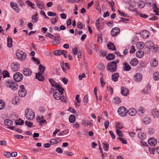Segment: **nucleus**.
<instances>
[{"mask_svg": "<svg viewBox=\"0 0 159 159\" xmlns=\"http://www.w3.org/2000/svg\"><path fill=\"white\" fill-rule=\"evenodd\" d=\"M18 97H15L12 100V103L14 105H16L17 104L19 103L18 100Z\"/></svg>", "mask_w": 159, "mask_h": 159, "instance_id": "3c124183", "label": "nucleus"}, {"mask_svg": "<svg viewBox=\"0 0 159 159\" xmlns=\"http://www.w3.org/2000/svg\"><path fill=\"white\" fill-rule=\"evenodd\" d=\"M53 97L55 99L57 100H59L61 98V95L58 92H55L53 94Z\"/></svg>", "mask_w": 159, "mask_h": 159, "instance_id": "7c9ffc66", "label": "nucleus"}, {"mask_svg": "<svg viewBox=\"0 0 159 159\" xmlns=\"http://www.w3.org/2000/svg\"><path fill=\"white\" fill-rule=\"evenodd\" d=\"M152 114L154 118H157L159 116V112L156 109H153L152 110Z\"/></svg>", "mask_w": 159, "mask_h": 159, "instance_id": "a211bd4d", "label": "nucleus"}, {"mask_svg": "<svg viewBox=\"0 0 159 159\" xmlns=\"http://www.w3.org/2000/svg\"><path fill=\"white\" fill-rule=\"evenodd\" d=\"M69 121L70 123H73L75 122V117L74 115H71L69 117Z\"/></svg>", "mask_w": 159, "mask_h": 159, "instance_id": "4c0bfd02", "label": "nucleus"}, {"mask_svg": "<svg viewBox=\"0 0 159 159\" xmlns=\"http://www.w3.org/2000/svg\"><path fill=\"white\" fill-rule=\"evenodd\" d=\"M115 127L116 128L118 129H122L123 127L122 124L121 122L116 123V124Z\"/></svg>", "mask_w": 159, "mask_h": 159, "instance_id": "79ce46f5", "label": "nucleus"}, {"mask_svg": "<svg viewBox=\"0 0 159 159\" xmlns=\"http://www.w3.org/2000/svg\"><path fill=\"white\" fill-rule=\"evenodd\" d=\"M7 85H9V87L12 90H16L18 89V85L16 82H11L9 80L7 81Z\"/></svg>", "mask_w": 159, "mask_h": 159, "instance_id": "423d86ee", "label": "nucleus"}, {"mask_svg": "<svg viewBox=\"0 0 159 159\" xmlns=\"http://www.w3.org/2000/svg\"><path fill=\"white\" fill-rule=\"evenodd\" d=\"M103 145L104 150L106 152L108 151L109 145L108 143L106 141H104L103 143Z\"/></svg>", "mask_w": 159, "mask_h": 159, "instance_id": "5701e85b", "label": "nucleus"}, {"mask_svg": "<svg viewBox=\"0 0 159 159\" xmlns=\"http://www.w3.org/2000/svg\"><path fill=\"white\" fill-rule=\"evenodd\" d=\"M148 143L151 146H154L156 143V140L154 138H152L149 139L148 141Z\"/></svg>", "mask_w": 159, "mask_h": 159, "instance_id": "4468645a", "label": "nucleus"}, {"mask_svg": "<svg viewBox=\"0 0 159 159\" xmlns=\"http://www.w3.org/2000/svg\"><path fill=\"white\" fill-rule=\"evenodd\" d=\"M118 139L122 143L125 144H126L127 143V142L124 138L119 137Z\"/></svg>", "mask_w": 159, "mask_h": 159, "instance_id": "0e129e2a", "label": "nucleus"}, {"mask_svg": "<svg viewBox=\"0 0 159 159\" xmlns=\"http://www.w3.org/2000/svg\"><path fill=\"white\" fill-rule=\"evenodd\" d=\"M138 5L140 8H143L145 6V2L142 1H140L138 2Z\"/></svg>", "mask_w": 159, "mask_h": 159, "instance_id": "c03bdc74", "label": "nucleus"}, {"mask_svg": "<svg viewBox=\"0 0 159 159\" xmlns=\"http://www.w3.org/2000/svg\"><path fill=\"white\" fill-rule=\"evenodd\" d=\"M26 2L27 3V4L30 6V7L32 9H34V4L31 1L29 0H27L26 1Z\"/></svg>", "mask_w": 159, "mask_h": 159, "instance_id": "6e6d98bb", "label": "nucleus"}, {"mask_svg": "<svg viewBox=\"0 0 159 159\" xmlns=\"http://www.w3.org/2000/svg\"><path fill=\"white\" fill-rule=\"evenodd\" d=\"M102 34H99L98 37V43L99 44L101 43L102 42Z\"/></svg>", "mask_w": 159, "mask_h": 159, "instance_id": "4d7b16f0", "label": "nucleus"}, {"mask_svg": "<svg viewBox=\"0 0 159 159\" xmlns=\"http://www.w3.org/2000/svg\"><path fill=\"white\" fill-rule=\"evenodd\" d=\"M61 141V139L60 138L53 139L51 140L50 142L52 144H57Z\"/></svg>", "mask_w": 159, "mask_h": 159, "instance_id": "412c9836", "label": "nucleus"}, {"mask_svg": "<svg viewBox=\"0 0 159 159\" xmlns=\"http://www.w3.org/2000/svg\"><path fill=\"white\" fill-rule=\"evenodd\" d=\"M128 112L129 113V115L131 116H134L136 113V110L134 108H131L129 110Z\"/></svg>", "mask_w": 159, "mask_h": 159, "instance_id": "dca6fc26", "label": "nucleus"}, {"mask_svg": "<svg viewBox=\"0 0 159 159\" xmlns=\"http://www.w3.org/2000/svg\"><path fill=\"white\" fill-rule=\"evenodd\" d=\"M137 48L139 49H142L143 48V42H139L136 45Z\"/></svg>", "mask_w": 159, "mask_h": 159, "instance_id": "49530a36", "label": "nucleus"}, {"mask_svg": "<svg viewBox=\"0 0 159 159\" xmlns=\"http://www.w3.org/2000/svg\"><path fill=\"white\" fill-rule=\"evenodd\" d=\"M62 51L61 50H56L53 51V52L55 55L58 56L62 54Z\"/></svg>", "mask_w": 159, "mask_h": 159, "instance_id": "09e8293b", "label": "nucleus"}, {"mask_svg": "<svg viewBox=\"0 0 159 159\" xmlns=\"http://www.w3.org/2000/svg\"><path fill=\"white\" fill-rule=\"evenodd\" d=\"M153 45V43L151 41H148L146 43V47L149 49L152 48Z\"/></svg>", "mask_w": 159, "mask_h": 159, "instance_id": "c756f323", "label": "nucleus"}, {"mask_svg": "<svg viewBox=\"0 0 159 159\" xmlns=\"http://www.w3.org/2000/svg\"><path fill=\"white\" fill-rule=\"evenodd\" d=\"M121 93L123 96H126L129 93V90L125 88L121 87Z\"/></svg>", "mask_w": 159, "mask_h": 159, "instance_id": "f3484780", "label": "nucleus"}, {"mask_svg": "<svg viewBox=\"0 0 159 159\" xmlns=\"http://www.w3.org/2000/svg\"><path fill=\"white\" fill-rule=\"evenodd\" d=\"M120 29L118 27H115L113 28L111 32L112 36L115 37L120 32Z\"/></svg>", "mask_w": 159, "mask_h": 159, "instance_id": "9d476101", "label": "nucleus"}, {"mask_svg": "<svg viewBox=\"0 0 159 159\" xmlns=\"http://www.w3.org/2000/svg\"><path fill=\"white\" fill-rule=\"evenodd\" d=\"M138 111L140 112V114H143L144 112V108L142 107H139L138 109Z\"/></svg>", "mask_w": 159, "mask_h": 159, "instance_id": "e2e57ef3", "label": "nucleus"}, {"mask_svg": "<svg viewBox=\"0 0 159 159\" xmlns=\"http://www.w3.org/2000/svg\"><path fill=\"white\" fill-rule=\"evenodd\" d=\"M107 45L109 49L111 50H116L114 43L110 42L107 43Z\"/></svg>", "mask_w": 159, "mask_h": 159, "instance_id": "6ab92c4d", "label": "nucleus"}, {"mask_svg": "<svg viewBox=\"0 0 159 159\" xmlns=\"http://www.w3.org/2000/svg\"><path fill=\"white\" fill-rule=\"evenodd\" d=\"M119 61H113L108 64L107 66V70H116L117 69V63Z\"/></svg>", "mask_w": 159, "mask_h": 159, "instance_id": "20e7f679", "label": "nucleus"}, {"mask_svg": "<svg viewBox=\"0 0 159 159\" xmlns=\"http://www.w3.org/2000/svg\"><path fill=\"white\" fill-rule=\"evenodd\" d=\"M24 123V121L20 119L19 120H16L15 121V124L16 125H22Z\"/></svg>", "mask_w": 159, "mask_h": 159, "instance_id": "37998d69", "label": "nucleus"}, {"mask_svg": "<svg viewBox=\"0 0 159 159\" xmlns=\"http://www.w3.org/2000/svg\"><path fill=\"white\" fill-rule=\"evenodd\" d=\"M20 89L18 92V94L20 97H24L27 94V92L25 89L23 85H21L20 86Z\"/></svg>", "mask_w": 159, "mask_h": 159, "instance_id": "39448f33", "label": "nucleus"}, {"mask_svg": "<svg viewBox=\"0 0 159 159\" xmlns=\"http://www.w3.org/2000/svg\"><path fill=\"white\" fill-rule=\"evenodd\" d=\"M16 57L20 61H24L26 58V53L21 50L16 51Z\"/></svg>", "mask_w": 159, "mask_h": 159, "instance_id": "f03ea898", "label": "nucleus"}, {"mask_svg": "<svg viewBox=\"0 0 159 159\" xmlns=\"http://www.w3.org/2000/svg\"><path fill=\"white\" fill-rule=\"evenodd\" d=\"M32 73L31 70H23V74L26 76H29Z\"/></svg>", "mask_w": 159, "mask_h": 159, "instance_id": "ea45409f", "label": "nucleus"}, {"mask_svg": "<svg viewBox=\"0 0 159 159\" xmlns=\"http://www.w3.org/2000/svg\"><path fill=\"white\" fill-rule=\"evenodd\" d=\"M136 80L137 81H139L142 79V75L139 73H136L134 75Z\"/></svg>", "mask_w": 159, "mask_h": 159, "instance_id": "e433bc0d", "label": "nucleus"}, {"mask_svg": "<svg viewBox=\"0 0 159 159\" xmlns=\"http://www.w3.org/2000/svg\"><path fill=\"white\" fill-rule=\"evenodd\" d=\"M117 111L119 115L122 117L125 116L128 113L127 110L123 106L120 107L118 108Z\"/></svg>", "mask_w": 159, "mask_h": 159, "instance_id": "7ed1b4c3", "label": "nucleus"}, {"mask_svg": "<svg viewBox=\"0 0 159 159\" xmlns=\"http://www.w3.org/2000/svg\"><path fill=\"white\" fill-rule=\"evenodd\" d=\"M25 125L29 127H31L33 125V123L26 120L25 122Z\"/></svg>", "mask_w": 159, "mask_h": 159, "instance_id": "680f3d73", "label": "nucleus"}, {"mask_svg": "<svg viewBox=\"0 0 159 159\" xmlns=\"http://www.w3.org/2000/svg\"><path fill=\"white\" fill-rule=\"evenodd\" d=\"M138 63V60L136 58H133L131 60L130 64L131 66H136Z\"/></svg>", "mask_w": 159, "mask_h": 159, "instance_id": "393cba45", "label": "nucleus"}, {"mask_svg": "<svg viewBox=\"0 0 159 159\" xmlns=\"http://www.w3.org/2000/svg\"><path fill=\"white\" fill-rule=\"evenodd\" d=\"M49 82L50 83L52 86L55 88L57 86L56 85L58 84H54L55 82L53 79H49Z\"/></svg>", "mask_w": 159, "mask_h": 159, "instance_id": "8fccbe9b", "label": "nucleus"}, {"mask_svg": "<svg viewBox=\"0 0 159 159\" xmlns=\"http://www.w3.org/2000/svg\"><path fill=\"white\" fill-rule=\"evenodd\" d=\"M56 151L57 153L60 154H61L63 152L62 149L60 147L57 148L56 150Z\"/></svg>", "mask_w": 159, "mask_h": 159, "instance_id": "338daca9", "label": "nucleus"}, {"mask_svg": "<svg viewBox=\"0 0 159 159\" xmlns=\"http://www.w3.org/2000/svg\"><path fill=\"white\" fill-rule=\"evenodd\" d=\"M37 5L38 7L41 10L44 9V4L42 2H39L37 1L36 2Z\"/></svg>", "mask_w": 159, "mask_h": 159, "instance_id": "b1692460", "label": "nucleus"}, {"mask_svg": "<svg viewBox=\"0 0 159 159\" xmlns=\"http://www.w3.org/2000/svg\"><path fill=\"white\" fill-rule=\"evenodd\" d=\"M151 121V119L148 117H145L143 120V123L146 125L149 123Z\"/></svg>", "mask_w": 159, "mask_h": 159, "instance_id": "c9c22d12", "label": "nucleus"}, {"mask_svg": "<svg viewBox=\"0 0 159 159\" xmlns=\"http://www.w3.org/2000/svg\"><path fill=\"white\" fill-rule=\"evenodd\" d=\"M25 116L27 119L29 120H31L34 119L35 115L32 110L30 109H27L25 111Z\"/></svg>", "mask_w": 159, "mask_h": 159, "instance_id": "f257e3e1", "label": "nucleus"}, {"mask_svg": "<svg viewBox=\"0 0 159 159\" xmlns=\"http://www.w3.org/2000/svg\"><path fill=\"white\" fill-rule=\"evenodd\" d=\"M48 15L50 16H55L57 15V14L54 12L49 11L48 12Z\"/></svg>", "mask_w": 159, "mask_h": 159, "instance_id": "69168bd1", "label": "nucleus"}, {"mask_svg": "<svg viewBox=\"0 0 159 159\" xmlns=\"http://www.w3.org/2000/svg\"><path fill=\"white\" fill-rule=\"evenodd\" d=\"M56 85L57 86L55 88L57 89V90L61 94H63V92L64 91V89L60 85L58 84Z\"/></svg>", "mask_w": 159, "mask_h": 159, "instance_id": "bb28decb", "label": "nucleus"}, {"mask_svg": "<svg viewBox=\"0 0 159 159\" xmlns=\"http://www.w3.org/2000/svg\"><path fill=\"white\" fill-rule=\"evenodd\" d=\"M4 124L7 126H11L13 124V122L12 120L9 119H7L4 121Z\"/></svg>", "mask_w": 159, "mask_h": 159, "instance_id": "aec40b11", "label": "nucleus"}, {"mask_svg": "<svg viewBox=\"0 0 159 159\" xmlns=\"http://www.w3.org/2000/svg\"><path fill=\"white\" fill-rule=\"evenodd\" d=\"M53 37L52 39L54 41H53L52 42L51 44L53 45L59 44L61 41V39L60 37L59 36H57L56 37L53 36Z\"/></svg>", "mask_w": 159, "mask_h": 159, "instance_id": "9b49d317", "label": "nucleus"}, {"mask_svg": "<svg viewBox=\"0 0 159 159\" xmlns=\"http://www.w3.org/2000/svg\"><path fill=\"white\" fill-rule=\"evenodd\" d=\"M116 132L117 135L119 136H122V132L119 130V129H117L116 130Z\"/></svg>", "mask_w": 159, "mask_h": 159, "instance_id": "774afa93", "label": "nucleus"}, {"mask_svg": "<svg viewBox=\"0 0 159 159\" xmlns=\"http://www.w3.org/2000/svg\"><path fill=\"white\" fill-rule=\"evenodd\" d=\"M38 18L37 16V14L32 16V21L33 23H36L38 20Z\"/></svg>", "mask_w": 159, "mask_h": 159, "instance_id": "de8ad7c7", "label": "nucleus"}, {"mask_svg": "<svg viewBox=\"0 0 159 159\" xmlns=\"http://www.w3.org/2000/svg\"><path fill=\"white\" fill-rule=\"evenodd\" d=\"M20 65L16 62H13L11 65L12 70H18L20 68Z\"/></svg>", "mask_w": 159, "mask_h": 159, "instance_id": "2eb2a0df", "label": "nucleus"}, {"mask_svg": "<svg viewBox=\"0 0 159 159\" xmlns=\"http://www.w3.org/2000/svg\"><path fill=\"white\" fill-rule=\"evenodd\" d=\"M138 135L139 138L142 140H144L146 137V134L142 132H139Z\"/></svg>", "mask_w": 159, "mask_h": 159, "instance_id": "c85d7f7f", "label": "nucleus"}, {"mask_svg": "<svg viewBox=\"0 0 159 159\" xmlns=\"http://www.w3.org/2000/svg\"><path fill=\"white\" fill-rule=\"evenodd\" d=\"M115 57V55L113 53H109L106 56V58L108 61L112 60Z\"/></svg>", "mask_w": 159, "mask_h": 159, "instance_id": "a878e982", "label": "nucleus"}, {"mask_svg": "<svg viewBox=\"0 0 159 159\" xmlns=\"http://www.w3.org/2000/svg\"><path fill=\"white\" fill-rule=\"evenodd\" d=\"M88 97L89 96L88 94H86L84 97V104L85 105H86V104L89 102Z\"/></svg>", "mask_w": 159, "mask_h": 159, "instance_id": "864d4df0", "label": "nucleus"}, {"mask_svg": "<svg viewBox=\"0 0 159 159\" xmlns=\"http://www.w3.org/2000/svg\"><path fill=\"white\" fill-rule=\"evenodd\" d=\"M118 12H119V14L121 15V16L125 17H127L128 16V15L127 14L122 12H121L119 10H117Z\"/></svg>", "mask_w": 159, "mask_h": 159, "instance_id": "bf43d9fd", "label": "nucleus"}, {"mask_svg": "<svg viewBox=\"0 0 159 159\" xmlns=\"http://www.w3.org/2000/svg\"><path fill=\"white\" fill-rule=\"evenodd\" d=\"M114 102L117 104H119L121 102V99L118 97L115 98L114 99Z\"/></svg>", "mask_w": 159, "mask_h": 159, "instance_id": "5fc2aeb1", "label": "nucleus"}, {"mask_svg": "<svg viewBox=\"0 0 159 159\" xmlns=\"http://www.w3.org/2000/svg\"><path fill=\"white\" fill-rule=\"evenodd\" d=\"M13 78L16 81L19 82L22 80L23 76L21 74L17 72L14 75Z\"/></svg>", "mask_w": 159, "mask_h": 159, "instance_id": "0eeeda50", "label": "nucleus"}, {"mask_svg": "<svg viewBox=\"0 0 159 159\" xmlns=\"http://www.w3.org/2000/svg\"><path fill=\"white\" fill-rule=\"evenodd\" d=\"M105 68V67L104 65L102 63H99L98 65V69L99 70H104Z\"/></svg>", "mask_w": 159, "mask_h": 159, "instance_id": "052dcab7", "label": "nucleus"}, {"mask_svg": "<svg viewBox=\"0 0 159 159\" xmlns=\"http://www.w3.org/2000/svg\"><path fill=\"white\" fill-rule=\"evenodd\" d=\"M119 76V74L118 73H116L112 75L111 76V79L113 81L116 82L118 80V78Z\"/></svg>", "mask_w": 159, "mask_h": 159, "instance_id": "2f4dec72", "label": "nucleus"}, {"mask_svg": "<svg viewBox=\"0 0 159 159\" xmlns=\"http://www.w3.org/2000/svg\"><path fill=\"white\" fill-rule=\"evenodd\" d=\"M11 7L17 13H18L20 11V9L19 7L17 4L14 2H11L10 3Z\"/></svg>", "mask_w": 159, "mask_h": 159, "instance_id": "6e6552de", "label": "nucleus"}, {"mask_svg": "<svg viewBox=\"0 0 159 159\" xmlns=\"http://www.w3.org/2000/svg\"><path fill=\"white\" fill-rule=\"evenodd\" d=\"M151 87L149 85H147L142 90V92L145 94L148 93Z\"/></svg>", "mask_w": 159, "mask_h": 159, "instance_id": "58836bf2", "label": "nucleus"}, {"mask_svg": "<svg viewBox=\"0 0 159 159\" xmlns=\"http://www.w3.org/2000/svg\"><path fill=\"white\" fill-rule=\"evenodd\" d=\"M123 68L124 70H130L131 69L130 66L126 62H124L123 63Z\"/></svg>", "mask_w": 159, "mask_h": 159, "instance_id": "a19ab883", "label": "nucleus"}, {"mask_svg": "<svg viewBox=\"0 0 159 159\" xmlns=\"http://www.w3.org/2000/svg\"><path fill=\"white\" fill-rule=\"evenodd\" d=\"M133 5H132V4H131L129 7V10L131 11H133L134 12L136 11L137 9L135 8V3L134 2H133Z\"/></svg>", "mask_w": 159, "mask_h": 159, "instance_id": "cd10ccee", "label": "nucleus"}, {"mask_svg": "<svg viewBox=\"0 0 159 159\" xmlns=\"http://www.w3.org/2000/svg\"><path fill=\"white\" fill-rule=\"evenodd\" d=\"M40 72L36 73L35 78L39 81H43L44 80V77L42 74L44 72V70H40Z\"/></svg>", "mask_w": 159, "mask_h": 159, "instance_id": "1a4fd4ad", "label": "nucleus"}, {"mask_svg": "<svg viewBox=\"0 0 159 159\" xmlns=\"http://www.w3.org/2000/svg\"><path fill=\"white\" fill-rule=\"evenodd\" d=\"M153 76L154 80H159V72H155L153 74Z\"/></svg>", "mask_w": 159, "mask_h": 159, "instance_id": "f704fd0d", "label": "nucleus"}, {"mask_svg": "<svg viewBox=\"0 0 159 159\" xmlns=\"http://www.w3.org/2000/svg\"><path fill=\"white\" fill-rule=\"evenodd\" d=\"M5 107V102L2 100L0 99V110L3 109Z\"/></svg>", "mask_w": 159, "mask_h": 159, "instance_id": "603ef678", "label": "nucleus"}, {"mask_svg": "<svg viewBox=\"0 0 159 159\" xmlns=\"http://www.w3.org/2000/svg\"><path fill=\"white\" fill-rule=\"evenodd\" d=\"M2 74L3 78H5L7 77H9V74L7 70H4L2 72Z\"/></svg>", "mask_w": 159, "mask_h": 159, "instance_id": "a18cd8bd", "label": "nucleus"}, {"mask_svg": "<svg viewBox=\"0 0 159 159\" xmlns=\"http://www.w3.org/2000/svg\"><path fill=\"white\" fill-rule=\"evenodd\" d=\"M7 46L8 47L10 48L12 46V39L9 36H8L7 38Z\"/></svg>", "mask_w": 159, "mask_h": 159, "instance_id": "4be33fe9", "label": "nucleus"}, {"mask_svg": "<svg viewBox=\"0 0 159 159\" xmlns=\"http://www.w3.org/2000/svg\"><path fill=\"white\" fill-rule=\"evenodd\" d=\"M136 55L137 57L141 58L144 55V52L143 51H138L136 53Z\"/></svg>", "mask_w": 159, "mask_h": 159, "instance_id": "473e14b6", "label": "nucleus"}, {"mask_svg": "<svg viewBox=\"0 0 159 159\" xmlns=\"http://www.w3.org/2000/svg\"><path fill=\"white\" fill-rule=\"evenodd\" d=\"M141 36L143 39L148 38L150 35V33L147 30H143L141 34Z\"/></svg>", "mask_w": 159, "mask_h": 159, "instance_id": "f8f14e48", "label": "nucleus"}, {"mask_svg": "<svg viewBox=\"0 0 159 159\" xmlns=\"http://www.w3.org/2000/svg\"><path fill=\"white\" fill-rule=\"evenodd\" d=\"M77 26L78 28L82 29L84 26V25H82L81 22H78L77 23Z\"/></svg>", "mask_w": 159, "mask_h": 159, "instance_id": "13d9d810", "label": "nucleus"}, {"mask_svg": "<svg viewBox=\"0 0 159 159\" xmlns=\"http://www.w3.org/2000/svg\"><path fill=\"white\" fill-rule=\"evenodd\" d=\"M150 64L152 67H155L157 65L158 62L157 59L153 58L150 60Z\"/></svg>", "mask_w": 159, "mask_h": 159, "instance_id": "ddd939ff", "label": "nucleus"}, {"mask_svg": "<svg viewBox=\"0 0 159 159\" xmlns=\"http://www.w3.org/2000/svg\"><path fill=\"white\" fill-rule=\"evenodd\" d=\"M69 131L68 129L64 130L58 133L57 135L59 136H63L64 135L67 134L69 133Z\"/></svg>", "mask_w": 159, "mask_h": 159, "instance_id": "72a5a7b5", "label": "nucleus"}]
</instances>
